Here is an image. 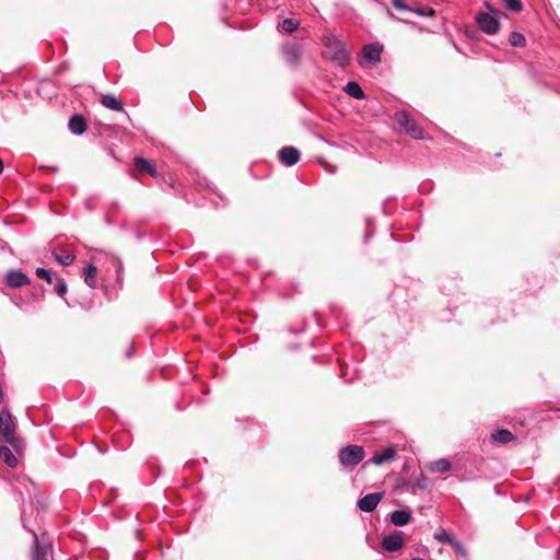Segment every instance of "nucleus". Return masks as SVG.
Wrapping results in <instances>:
<instances>
[{"label":"nucleus","mask_w":560,"mask_h":560,"mask_svg":"<svg viewBox=\"0 0 560 560\" xmlns=\"http://www.w3.org/2000/svg\"><path fill=\"white\" fill-rule=\"evenodd\" d=\"M434 537L438 541L442 544H450L454 546L456 549L460 548L458 541H456L445 529H440L434 534Z\"/></svg>","instance_id":"5701e85b"},{"label":"nucleus","mask_w":560,"mask_h":560,"mask_svg":"<svg viewBox=\"0 0 560 560\" xmlns=\"http://www.w3.org/2000/svg\"><path fill=\"white\" fill-rule=\"evenodd\" d=\"M503 4L513 12H520L523 9L521 0H502Z\"/></svg>","instance_id":"c85d7f7f"},{"label":"nucleus","mask_w":560,"mask_h":560,"mask_svg":"<svg viewBox=\"0 0 560 560\" xmlns=\"http://www.w3.org/2000/svg\"><path fill=\"white\" fill-rule=\"evenodd\" d=\"M339 460L342 466L353 468L365 457V452L360 445H347L339 451Z\"/></svg>","instance_id":"39448f33"},{"label":"nucleus","mask_w":560,"mask_h":560,"mask_svg":"<svg viewBox=\"0 0 560 560\" xmlns=\"http://www.w3.org/2000/svg\"><path fill=\"white\" fill-rule=\"evenodd\" d=\"M281 52L285 61L293 67H296L301 62L302 58V45L296 42H288L281 46Z\"/></svg>","instance_id":"0eeeda50"},{"label":"nucleus","mask_w":560,"mask_h":560,"mask_svg":"<svg viewBox=\"0 0 560 560\" xmlns=\"http://www.w3.org/2000/svg\"><path fill=\"white\" fill-rule=\"evenodd\" d=\"M415 487L419 488L420 490H424L427 488L425 478L422 477L421 479L417 480V482L415 483L413 488Z\"/></svg>","instance_id":"2f4dec72"},{"label":"nucleus","mask_w":560,"mask_h":560,"mask_svg":"<svg viewBox=\"0 0 560 560\" xmlns=\"http://www.w3.org/2000/svg\"><path fill=\"white\" fill-rule=\"evenodd\" d=\"M330 173H335L336 172V166H332V167H329L328 170Z\"/></svg>","instance_id":"72a5a7b5"},{"label":"nucleus","mask_w":560,"mask_h":560,"mask_svg":"<svg viewBox=\"0 0 560 560\" xmlns=\"http://www.w3.org/2000/svg\"><path fill=\"white\" fill-rule=\"evenodd\" d=\"M15 430L16 424L12 415L8 409H3L0 413V443H8L16 454H21L24 443Z\"/></svg>","instance_id":"f257e3e1"},{"label":"nucleus","mask_w":560,"mask_h":560,"mask_svg":"<svg viewBox=\"0 0 560 560\" xmlns=\"http://www.w3.org/2000/svg\"><path fill=\"white\" fill-rule=\"evenodd\" d=\"M382 499L383 493L381 492L369 493L358 501V508L362 512L370 513L376 509Z\"/></svg>","instance_id":"9d476101"},{"label":"nucleus","mask_w":560,"mask_h":560,"mask_svg":"<svg viewBox=\"0 0 560 560\" xmlns=\"http://www.w3.org/2000/svg\"><path fill=\"white\" fill-rule=\"evenodd\" d=\"M51 171H52V172H57V171H58V167H51Z\"/></svg>","instance_id":"f704fd0d"},{"label":"nucleus","mask_w":560,"mask_h":560,"mask_svg":"<svg viewBox=\"0 0 560 560\" xmlns=\"http://www.w3.org/2000/svg\"><path fill=\"white\" fill-rule=\"evenodd\" d=\"M101 104L114 112H124V103L112 93L101 94L100 98Z\"/></svg>","instance_id":"4468645a"},{"label":"nucleus","mask_w":560,"mask_h":560,"mask_svg":"<svg viewBox=\"0 0 560 560\" xmlns=\"http://www.w3.org/2000/svg\"><path fill=\"white\" fill-rule=\"evenodd\" d=\"M280 162L285 166H293L300 161L301 153L294 147H283L278 153Z\"/></svg>","instance_id":"9b49d317"},{"label":"nucleus","mask_w":560,"mask_h":560,"mask_svg":"<svg viewBox=\"0 0 560 560\" xmlns=\"http://www.w3.org/2000/svg\"><path fill=\"white\" fill-rule=\"evenodd\" d=\"M410 12H413L419 16H425V18L434 15V10L430 7L412 8V10Z\"/></svg>","instance_id":"c756f323"},{"label":"nucleus","mask_w":560,"mask_h":560,"mask_svg":"<svg viewBox=\"0 0 560 560\" xmlns=\"http://www.w3.org/2000/svg\"><path fill=\"white\" fill-rule=\"evenodd\" d=\"M509 43L513 47H524L526 44V39L522 33L512 32L509 36Z\"/></svg>","instance_id":"393cba45"},{"label":"nucleus","mask_w":560,"mask_h":560,"mask_svg":"<svg viewBox=\"0 0 560 560\" xmlns=\"http://www.w3.org/2000/svg\"><path fill=\"white\" fill-rule=\"evenodd\" d=\"M300 22L295 19L287 18L279 24V30L287 33H293L298 30Z\"/></svg>","instance_id":"b1692460"},{"label":"nucleus","mask_w":560,"mask_h":560,"mask_svg":"<svg viewBox=\"0 0 560 560\" xmlns=\"http://www.w3.org/2000/svg\"><path fill=\"white\" fill-rule=\"evenodd\" d=\"M411 560H424V559L417 557V558H413Z\"/></svg>","instance_id":"c9c22d12"},{"label":"nucleus","mask_w":560,"mask_h":560,"mask_svg":"<svg viewBox=\"0 0 560 560\" xmlns=\"http://www.w3.org/2000/svg\"><path fill=\"white\" fill-rule=\"evenodd\" d=\"M54 290L59 296H65L67 293V283L66 281L60 277H55L54 279Z\"/></svg>","instance_id":"a878e982"},{"label":"nucleus","mask_w":560,"mask_h":560,"mask_svg":"<svg viewBox=\"0 0 560 560\" xmlns=\"http://www.w3.org/2000/svg\"><path fill=\"white\" fill-rule=\"evenodd\" d=\"M5 284L10 288L16 289L30 284V278L18 269H11L5 273Z\"/></svg>","instance_id":"1a4fd4ad"},{"label":"nucleus","mask_w":560,"mask_h":560,"mask_svg":"<svg viewBox=\"0 0 560 560\" xmlns=\"http://www.w3.org/2000/svg\"><path fill=\"white\" fill-rule=\"evenodd\" d=\"M55 259L62 266H69L74 261L75 256L70 253H65L62 255L54 253Z\"/></svg>","instance_id":"bb28decb"},{"label":"nucleus","mask_w":560,"mask_h":560,"mask_svg":"<svg viewBox=\"0 0 560 560\" xmlns=\"http://www.w3.org/2000/svg\"><path fill=\"white\" fill-rule=\"evenodd\" d=\"M397 455V450L395 446H388L383 451L375 452V454L369 459V463L374 465H383L387 462L395 459Z\"/></svg>","instance_id":"f8f14e48"},{"label":"nucleus","mask_w":560,"mask_h":560,"mask_svg":"<svg viewBox=\"0 0 560 560\" xmlns=\"http://www.w3.org/2000/svg\"><path fill=\"white\" fill-rule=\"evenodd\" d=\"M485 8L487 11L479 12L476 15V23L483 33L494 35L500 30L499 18L502 13L499 10L493 9L489 2H485Z\"/></svg>","instance_id":"20e7f679"},{"label":"nucleus","mask_w":560,"mask_h":560,"mask_svg":"<svg viewBox=\"0 0 560 560\" xmlns=\"http://www.w3.org/2000/svg\"><path fill=\"white\" fill-rule=\"evenodd\" d=\"M325 50L324 58L330 60L335 66L346 67L350 61V52L346 45L335 35H328L323 38Z\"/></svg>","instance_id":"f03ea898"},{"label":"nucleus","mask_w":560,"mask_h":560,"mask_svg":"<svg viewBox=\"0 0 560 560\" xmlns=\"http://www.w3.org/2000/svg\"><path fill=\"white\" fill-rule=\"evenodd\" d=\"M411 520V512L409 510H396L390 514V522L395 526H405Z\"/></svg>","instance_id":"a211bd4d"},{"label":"nucleus","mask_w":560,"mask_h":560,"mask_svg":"<svg viewBox=\"0 0 560 560\" xmlns=\"http://www.w3.org/2000/svg\"><path fill=\"white\" fill-rule=\"evenodd\" d=\"M383 49L384 46L378 42L364 45L362 48V57L358 60L360 66H364L365 63L376 66L380 63Z\"/></svg>","instance_id":"423d86ee"},{"label":"nucleus","mask_w":560,"mask_h":560,"mask_svg":"<svg viewBox=\"0 0 560 560\" xmlns=\"http://www.w3.org/2000/svg\"><path fill=\"white\" fill-rule=\"evenodd\" d=\"M8 443H0V457L9 467L18 466V457L14 455Z\"/></svg>","instance_id":"f3484780"},{"label":"nucleus","mask_w":560,"mask_h":560,"mask_svg":"<svg viewBox=\"0 0 560 560\" xmlns=\"http://www.w3.org/2000/svg\"><path fill=\"white\" fill-rule=\"evenodd\" d=\"M491 440L499 444H506L515 440V435L508 429H500L491 434Z\"/></svg>","instance_id":"aec40b11"},{"label":"nucleus","mask_w":560,"mask_h":560,"mask_svg":"<svg viewBox=\"0 0 560 560\" xmlns=\"http://www.w3.org/2000/svg\"><path fill=\"white\" fill-rule=\"evenodd\" d=\"M68 127L73 135L80 136L86 130V120L82 115L75 114L70 117Z\"/></svg>","instance_id":"2eb2a0df"},{"label":"nucleus","mask_w":560,"mask_h":560,"mask_svg":"<svg viewBox=\"0 0 560 560\" xmlns=\"http://www.w3.org/2000/svg\"><path fill=\"white\" fill-rule=\"evenodd\" d=\"M133 165L136 170L141 173H147L154 178L159 176V172L156 171L155 165L142 156H136L133 160Z\"/></svg>","instance_id":"ddd939ff"},{"label":"nucleus","mask_w":560,"mask_h":560,"mask_svg":"<svg viewBox=\"0 0 560 560\" xmlns=\"http://www.w3.org/2000/svg\"><path fill=\"white\" fill-rule=\"evenodd\" d=\"M35 273L39 279L46 280L49 284L54 283L56 276H54L50 270L39 267L36 269Z\"/></svg>","instance_id":"cd10ccee"},{"label":"nucleus","mask_w":560,"mask_h":560,"mask_svg":"<svg viewBox=\"0 0 560 560\" xmlns=\"http://www.w3.org/2000/svg\"><path fill=\"white\" fill-rule=\"evenodd\" d=\"M393 7L398 11H411L412 8L407 5L404 0H392Z\"/></svg>","instance_id":"7c9ffc66"},{"label":"nucleus","mask_w":560,"mask_h":560,"mask_svg":"<svg viewBox=\"0 0 560 560\" xmlns=\"http://www.w3.org/2000/svg\"><path fill=\"white\" fill-rule=\"evenodd\" d=\"M3 172V162L2 160L0 159V174Z\"/></svg>","instance_id":"473e14b6"},{"label":"nucleus","mask_w":560,"mask_h":560,"mask_svg":"<svg viewBox=\"0 0 560 560\" xmlns=\"http://www.w3.org/2000/svg\"><path fill=\"white\" fill-rule=\"evenodd\" d=\"M48 546L39 544L37 534L34 533L31 560H47Z\"/></svg>","instance_id":"dca6fc26"},{"label":"nucleus","mask_w":560,"mask_h":560,"mask_svg":"<svg viewBox=\"0 0 560 560\" xmlns=\"http://www.w3.org/2000/svg\"><path fill=\"white\" fill-rule=\"evenodd\" d=\"M393 120L405 132L415 140L427 139L423 128L418 124L415 117L407 110H397Z\"/></svg>","instance_id":"7ed1b4c3"},{"label":"nucleus","mask_w":560,"mask_h":560,"mask_svg":"<svg viewBox=\"0 0 560 560\" xmlns=\"http://www.w3.org/2000/svg\"><path fill=\"white\" fill-rule=\"evenodd\" d=\"M404 544L405 539L402 532H394L393 534L385 536L381 541L382 548L388 552L398 551L402 548Z\"/></svg>","instance_id":"6e6552de"},{"label":"nucleus","mask_w":560,"mask_h":560,"mask_svg":"<svg viewBox=\"0 0 560 560\" xmlns=\"http://www.w3.org/2000/svg\"><path fill=\"white\" fill-rule=\"evenodd\" d=\"M452 468L451 462L446 458H441L429 464V470L432 472L444 474Z\"/></svg>","instance_id":"412c9836"},{"label":"nucleus","mask_w":560,"mask_h":560,"mask_svg":"<svg viewBox=\"0 0 560 560\" xmlns=\"http://www.w3.org/2000/svg\"><path fill=\"white\" fill-rule=\"evenodd\" d=\"M83 276H84V282L92 289L96 288L97 285V280H96V276H97V268L93 265V264H89L84 270H83Z\"/></svg>","instance_id":"6ab92c4d"},{"label":"nucleus","mask_w":560,"mask_h":560,"mask_svg":"<svg viewBox=\"0 0 560 560\" xmlns=\"http://www.w3.org/2000/svg\"><path fill=\"white\" fill-rule=\"evenodd\" d=\"M345 92L355 100H363L365 97L362 88L355 81L348 82L345 86Z\"/></svg>","instance_id":"4be33fe9"}]
</instances>
